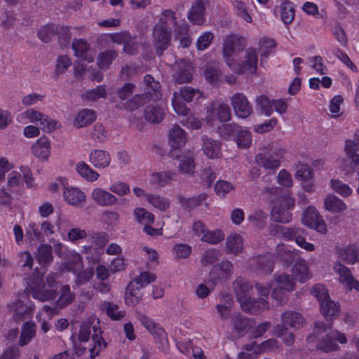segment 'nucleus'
Here are the masks:
<instances>
[{
  "instance_id": "1",
  "label": "nucleus",
  "mask_w": 359,
  "mask_h": 359,
  "mask_svg": "<svg viewBox=\"0 0 359 359\" xmlns=\"http://www.w3.org/2000/svg\"><path fill=\"white\" fill-rule=\"evenodd\" d=\"M233 287L241 309L245 312L258 314L269 309V304L266 299L268 297L271 287H273L272 298L279 303H282L285 300L287 294L294 290V283L289 275L283 273L276 275L273 283L266 285L257 283L256 288L259 294L263 297L257 301L251 299L252 287L245 279L237 278L233 283Z\"/></svg>"
},
{
  "instance_id": "2",
  "label": "nucleus",
  "mask_w": 359,
  "mask_h": 359,
  "mask_svg": "<svg viewBox=\"0 0 359 359\" xmlns=\"http://www.w3.org/2000/svg\"><path fill=\"white\" fill-rule=\"evenodd\" d=\"M107 342L102 336L99 321L90 317L83 321L77 334V340L73 339V348L77 356L84 354L88 349L89 357L95 359L107 347Z\"/></svg>"
},
{
  "instance_id": "3",
  "label": "nucleus",
  "mask_w": 359,
  "mask_h": 359,
  "mask_svg": "<svg viewBox=\"0 0 359 359\" xmlns=\"http://www.w3.org/2000/svg\"><path fill=\"white\" fill-rule=\"evenodd\" d=\"M189 30L188 25L180 22L178 18L172 10H165L160 15L158 23L155 26L153 32V42L158 54L165 50L170 41L172 32L179 37Z\"/></svg>"
},
{
  "instance_id": "4",
  "label": "nucleus",
  "mask_w": 359,
  "mask_h": 359,
  "mask_svg": "<svg viewBox=\"0 0 359 359\" xmlns=\"http://www.w3.org/2000/svg\"><path fill=\"white\" fill-rule=\"evenodd\" d=\"M72 48L74 51V55L79 60L74 65V76L79 78L89 73L92 80L101 81L103 79L102 74L98 72L91 73L90 68H87L84 64L85 62H93L95 55V51L90 48L88 43L83 39H74Z\"/></svg>"
},
{
  "instance_id": "5",
  "label": "nucleus",
  "mask_w": 359,
  "mask_h": 359,
  "mask_svg": "<svg viewBox=\"0 0 359 359\" xmlns=\"http://www.w3.org/2000/svg\"><path fill=\"white\" fill-rule=\"evenodd\" d=\"M56 278H57L56 273L49 275L46 278V283L50 288H46L43 279V274L35 271L27 280L28 288L33 298L40 302L54 299L57 293L52 287L55 285Z\"/></svg>"
},
{
  "instance_id": "6",
  "label": "nucleus",
  "mask_w": 359,
  "mask_h": 359,
  "mask_svg": "<svg viewBox=\"0 0 359 359\" xmlns=\"http://www.w3.org/2000/svg\"><path fill=\"white\" fill-rule=\"evenodd\" d=\"M144 84L145 85V94L135 95L126 102L118 104L117 107L133 111L141 107L145 99L149 98V97L152 101L161 100L160 83L158 81H155L151 76L146 75L144 79Z\"/></svg>"
},
{
  "instance_id": "7",
  "label": "nucleus",
  "mask_w": 359,
  "mask_h": 359,
  "mask_svg": "<svg viewBox=\"0 0 359 359\" xmlns=\"http://www.w3.org/2000/svg\"><path fill=\"white\" fill-rule=\"evenodd\" d=\"M83 264L82 257L76 251H69L66 262L60 266L61 273L72 272L76 276V283L83 285L90 281L94 275V270L88 268L83 270Z\"/></svg>"
},
{
  "instance_id": "8",
  "label": "nucleus",
  "mask_w": 359,
  "mask_h": 359,
  "mask_svg": "<svg viewBox=\"0 0 359 359\" xmlns=\"http://www.w3.org/2000/svg\"><path fill=\"white\" fill-rule=\"evenodd\" d=\"M17 121L23 124L29 123L39 124L42 130L50 133L60 127V123L40 112L34 108H28L23 112L19 114L16 118Z\"/></svg>"
},
{
  "instance_id": "9",
  "label": "nucleus",
  "mask_w": 359,
  "mask_h": 359,
  "mask_svg": "<svg viewBox=\"0 0 359 359\" xmlns=\"http://www.w3.org/2000/svg\"><path fill=\"white\" fill-rule=\"evenodd\" d=\"M245 47L244 39L236 35L230 34L223 40L222 56L225 63L231 69H237L235 66L238 61L239 53ZM241 70L240 67L238 68Z\"/></svg>"
},
{
  "instance_id": "10",
  "label": "nucleus",
  "mask_w": 359,
  "mask_h": 359,
  "mask_svg": "<svg viewBox=\"0 0 359 359\" xmlns=\"http://www.w3.org/2000/svg\"><path fill=\"white\" fill-rule=\"evenodd\" d=\"M14 320L18 322L31 316L34 310V304L29 299V295L22 292L18 294L17 299L8 305Z\"/></svg>"
},
{
  "instance_id": "11",
  "label": "nucleus",
  "mask_w": 359,
  "mask_h": 359,
  "mask_svg": "<svg viewBox=\"0 0 359 359\" xmlns=\"http://www.w3.org/2000/svg\"><path fill=\"white\" fill-rule=\"evenodd\" d=\"M294 206V201L290 196L277 198L271 209V219L276 222H289L292 219L290 210Z\"/></svg>"
},
{
  "instance_id": "12",
  "label": "nucleus",
  "mask_w": 359,
  "mask_h": 359,
  "mask_svg": "<svg viewBox=\"0 0 359 359\" xmlns=\"http://www.w3.org/2000/svg\"><path fill=\"white\" fill-rule=\"evenodd\" d=\"M175 340L178 350L189 358L206 359L201 348L197 346V340L177 334L175 336Z\"/></svg>"
},
{
  "instance_id": "13",
  "label": "nucleus",
  "mask_w": 359,
  "mask_h": 359,
  "mask_svg": "<svg viewBox=\"0 0 359 359\" xmlns=\"http://www.w3.org/2000/svg\"><path fill=\"white\" fill-rule=\"evenodd\" d=\"M198 92L191 87H184L180 92H175L172 99V105L174 111L179 116H187L189 109L187 108L184 102H191Z\"/></svg>"
},
{
  "instance_id": "14",
  "label": "nucleus",
  "mask_w": 359,
  "mask_h": 359,
  "mask_svg": "<svg viewBox=\"0 0 359 359\" xmlns=\"http://www.w3.org/2000/svg\"><path fill=\"white\" fill-rule=\"evenodd\" d=\"M344 151L346 158H339L338 163L341 164L343 170L346 173L353 172L359 165V155L355 153L356 151H359V143L352 140L346 141Z\"/></svg>"
},
{
  "instance_id": "15",
  "label": "nucleus",
  "mask_w": 359,
  "mask_h": 359,
  "mask_svg": "<svg viewBox=\"0 0 359 359\" xmlns=\"http://www.w3.org/2000/svg\"><path fill=\"white\" fill-rule=\"evenodd\" d=\"M302 222L305 226L313 229L319 233H325L327 232L325 221L316 208L313 206H309L304 210Z\"/></svg>"
},
{
  "instance_id": "16",
  "label": "nucleus",
  "mask_w": 359,
  "mask_h": 359,
  "mask_svg": "<svg viewBox=\"0 0 359 359\" xmlns=\"http://www.w3.org/2000/svg\"><path fill=\"white\" fill-rule=\"evenodd\" d=\"M280 231L285 239L294 241L298 246L305 250L311 252L315 250L314 245L305 240L306 232L302 228L281 227Z\"/></svg>"
},
{
  "instance_id": "17",
  "label": "nucleus",
  "mask_w": 359,
  "mask_h": 359,
  "mask_svg": "<svg viewBox=\"0 0 359 359\" xmlns=\"http://www.w3.org/2000/svg\"><path fill=\"white\" fill-rule=\"evenodd\" d=\"M231 118V111L229 106L224 103H215L208 110L206 116L207 123L211 127H215L217 121L225 123Z\"/></svg>"
},
{
  "instance_id": "18",
  "label": "nucleus",
  "mask_w": 359,
  "mask_h": 359,
  "mask_svg": "<svg viewBox=\"0 0 359 359\" xmlns=\"http://www.w3.org/2000/svg\"><path fill=\"white\" fill-rule=\"evenodd\" d=\"M230 103L236 116L240 118H246L252 113V107L243 93L233 94L230 98Z\"/></svg>"
},
{
  "instance_id": "19",
  "label": "nucleus",
  "mask_w": 359,
  "mask_h": 359,
  "mask_svg": "<svg viewBox=\"0 0 359 359\" xmlns=\"http://www.w3.org/2000/svg\"><path fill=\"white\" fill-rule=\"evenodd\" d=\"M52 142L46 136H41L31 146L32 155L41 161H48L51 156Z\"/></svg>"
},
{
  "instance_id": "20",
  "label": "nucleus",
  "mask_w": 359,
  "mask_h": 359,
  "mask_svg": "<svg viewBox=\"0 0 359 359\" xmlns=\"http://www.w3.org/2000/svg\"><path fill=\"white\" fill-rule=\"evenodd\" d=\"M57 35L69 40L70 38L69 29L65 26H57L48 24L40 28L38 32L39 38L43 42L49 41L53 36Z\"/></svg>"
},
{
  "instance_id": "21",
  "label": "nucleus",
  "mask_w": 359,
  "mask_h": 359,
  "mask_svg": "<svg viewBox=\"0 0 359 359\" xmlns=\"http://www.w3.org/2000/svg\"><path fill=\"white\" fill-rule=\"evenodd\" d=\"M339 341L340 344H346L347 342L346 336L345 334L339 332L338 330L331 331L327 334L324 339L318 341L316 347L324 352H331L337 350L339 346L333 341Z\"/></svg>"
},
{
  "instance_id": "22",
  "label": "nucleus",
  "mask_w": 359,
  "mask_h": 359,
  "mask_svg": "<svg viewBox=\"0 0 359 359\" xmlns=\"http://www.w3.org/2000/svg\"><path fill=\"white\" fill-rule=\"evenodd\" d=\"M62 197L65 202L73 207H81L86 200L85 192L77 187L68 186L63 189Z\"/></svg>"
},
{
  "instance_id": "23",
  "label": "nucleus",
  "mask_w": 359,
  "mask_h": 359,
  "mask_svg": "<svg viewBox=\"0 0 359 359\" xmlns=\"http://www.w3.org/2000/svg\"><path fill=\"white\" fill-rule=\"evenodd\" d=\"M258 56L255 50L253 48H248L246 50L244 56V60L242 63L236 62L235 66L241 70L237 69H232L231 70L236 74H242L243 72L254 73L255 72L257 67Z\"/></svg>"
},
{
  "instance_id": "24",
  "label": "nucleus",
  "mask_w": 359,
  "mask_h": 359,
  "mask_svg": "<svg viewBox=\"0 0 359 359\" xmlns=\"http://www.w3.org/2000/svg\"><path fill=\"white\" fill-rule=\"evenodd\" d=\"M334 271L339 276V281L346 286L348 289H355L359 291V283L355 280L351 273V271L342 265L340 262H335Z\"/></svg>"
},
{
  "instance_id": "25",
  "label": "nucleus",
  "mask_w": 359,
  "mask_h": 359,
  "mask_svg": "<svg viewBox=\"0 0 359 359\" xmlns=\"http://www.w3.org/2000/svg\"><path fill=\"white\" fill-rule=\"evenodd\" d=\"M334 271L339 276V281L346 286L348 289H355L359 291V283L355 280L351 273V271L342 265L340 262H335Z\"/></svg>"
},
{
  "instance_id": "26",
  "label": "nucleus",
  "mask_w": 359,
  "mask_h": 359,
  "mask_svg": "<svg viewBox=\"0 0 359 359\" xmlns=\"http://www.w3.org/2000/svg\"><path fill=\"white\" fill-rule=\"evenodd\" d=\"M176 173L172 171L154 172L148 179V185L151 189H158L164 187L175 180Z\"/></svg>"
},
{
  "instance_id": "27",
  "label": "nucleus",
  "mask_w": 359,
  "mask_h": 359,
  "mask_svg": "<svg viewBox=\"0 0 359 359\" xmlns=\"http://www.w3.org/2000/svg\"><path fill=\"white\" fill-rule=\"evenodd\" d=\"M302 182V187L306 191H312L314 187L313 172L307 164L299 163L296 166L294 175Z\"/></svg>"
},
{
  "instance_id": "28",
  "label": "nucleus",
  "mask_w": 359,
  "mask_h": 359,
  "mask_svg": "<svg viewBox=\"0 0 359 359\" xmlns=\"http://www.w3.org/2000/svg\"><path fill=\"white\" fill-rule=\"evenodd\" d=\"M168 143L171 147L172 155L175 150L180 149L187 143L186 132L177 125H174L168 131Z\"/></svg>"
},
{
  "instance_id": "29",
  "label": "nucleus",
  "mask_w": 359,
  "mask_h": 359,
  "mask_svg": "<svg viewBox=\"0 0 359 359\" xmlns=\"http://www.w3.org/2000/svg\"><path fill=\"white\" fill-rule=\"evenodd\" d=\"M90 197L97 205L102 207L114 205L118 201L114 194L100 187H95L92 190Z\"/></svg>"
},
{
  "instance_id": "30",
  "label": "nucleus",
  "mask_w": 359,
  "mask_h": 359,
  "mask_svg": "<svg viewBox=\"0 0 359 359\" xmlns=\"http://www.w3.org/2000/svg\"><path fill=\"white\" fill-rule=\"evenodd\" d=\"M233 273V265L229 261H224L220 264L214 266L210 273L209 278L212 285H216L226 279Z\"/></svg>"
},
{
  "instance_id": "31",
  "label": "nucleus",
  "mask_w": 359,
  "mask_h": 359,
  "mask_svg": "<svg viewBox=\"0 0 359 359\" xmlns=\"http://www.w3.org/2000/svg\"><path fill=\"white\" fill-rule=\"evenodd\" d=\"M174 71L175 72L174 77L179 83L189 82L192 79L193 67L191 63L187 60H182L177 62L174 67Z\"/></svg>"
},
{
  "instance_id": "32",
  "label": "nucleus",
  "mask_w": 359,
  "mask_h": 359,
  "mask_svg": "<svg viewBox=\"0 0 359 359\" xmlns=\"http://www.w3.org/2000/svg\"><path fill=\"white\" fill-rule=\"evenodd\" d=\"M111 161L110 154L104 150L93 149L89 154V162L97 169H104Z\"/></svg>"
},
{
  "instance_id": "33",
  "label": "nucleus",
  "mask_w": 359,
  "mask_h": 359,
  "mask_svg": "<svg viewBox=\"0 0 359 359\" xmlns=\"http://www.w3.org/2000/svg\"><path fill=\"white\" fill-rule=\"evenodd\" d=\"M202 141L201 149L208 158L213 159L222 157V146L219 141L206 135L202 137Z\"/></svg>"
},
{
  "instance_id": "34",
  "label": "nucleus",
  "mask_w": 359,
  "mask_h": 359,
  "mask_svg": "<svg viewBox=\"0 0 359 359\" xmlns=\"http://www.w3.org/2000/svg\"><path fill=\"white\" fill-rule=\"evenodd\" d=\"M282 327H290L294 330L300 328L305 323L302 316L295 311H287L282 313L281 316Z\"/></svg>"
},
{
  "instance_id": "35",
  "label": "nucleus",
  "mask_w": 359,
  "mask_h": 359,
  "mask_svg": "<svg viewBox=\"0 0 359 359\" xmlns=\"http://www.w3.org/2000/svg\"><path fill=\"white\" fill-rule=\"evenodd\" d=\"M144 294L143 290L135 282H130L126 290L125 302L128 306H133L140 302Z\"/></svg>"
},
{
  "instance_id": "36",
  "label": "nucleus",
  "mask_w": 359,
  "mask_h": 359,
  "mask_svg": "<svg viewBox=\"0 0 359 359\" xmlns=\"http://www.w3.org/2000/svg\"><path fill=\"white\" fill-rule=\"evenodd\" d=\"M205 2L203 0H196L188 15L189 20L194 25H202L204 23L205 18Z\"/></svg>"
},
{
  "instance_id": "37",
  "label": "nucleus",
  "mask_w": 359,
  "mask_h": 359,
  "mask_svg": "<svg viewBox=\"0 0 359 359\" xmlns=\"http://www.w3.org/2000/svg\"><path fill=\"white\" fill-rule=\"evenodd\" d=\"M96 113L90 109H83L78 111L74 121L73 125L77 128L86 127L96 120Z\"/></svg>"
},
{
  "instance_id": "38",
  "label": "nucleus",
  "mask_w": 359,
  "mask_h": 359,
  "mask_svg": "<svg viewBox=\"0 0 359 359\" xmlns=\"http://www.w3.org/2000/svg\"><path fill=\"white\" fill-rule=\"evenodd\" d=\"M165 115V106L161 104H151L144 109V117L151 123L161 122Z\"/></svg>"
},
{
  "instance_id": "39",
  "label": "nucleus",
  "mask_w": 359,
  "mask_h": 359,
  "mask_svg": "<svg viewBox=\"0 0 359 359\" xmlns=\"http://www.w3.org/2000/svg\"><path fill=\"white\" fill-rule=\"evenodd\" d=\"M279 343L276 339H268L260 344H250L245 346V351H252L255 354L272 351L279 348Z\"/></svg>"
},
{
  "instance_id": "40",
  "label": "nucleus",
  "mask_w": 359,
  "mask_h": 359,
  "mask_svg": "<svg viewBox=\"0 0 359 359\" xmlns=\"http://www.w3.org/2000/svg\"><path fill=\"white\" fill-rule=\"evenodd\" d=\"M75 169L80 177L90 182L97 181L100 176L95 170L93 169L84 161L78 162L76 164Z\"/></svg>"
},
{
  "instance_id": "41",
  "label": "nucleus",
  "mask_w": 359,
  "mask_h": 359,
  "mask_svg": "<svg viewBox=\"0 0 359 359\" xmlns=\"http://www.w3.org/2000/svg\"><path fill=\"white\" fill-rule=\"evenodd\" d=\"M292 272L295 278L302 283L306 282L311 277L307 262L301 258L297 259L296 261L292 267Z\"/></svg>"
},
{
  "instance_id": "42",
  "label": "nucleus",
  "mask_w": 359,
  "mask_h": 359,
  "mask_svg": "<svg viewBox=\"0 0 359 359\" xmlns=\"http://www.w3.org/2000/svg\"><path fill=\"white\" fill-rule=\"evenodd\" d=\"M322 314L326 320H332L335 318L339 313L340 305L337 302L331 300L330 298L321 302L320 304Z\"/></svg>"
},
{
  "instance_id": "43",
  "label": "nucleus",
  "mask_w": 359,
  "mask_h": 359,
  "mask_svg": "<svg viewBox=\"0 0 359 359\" xmlns=\"http://www.w3.org/2000/svg\"><path fill=\"white\" fill-rule=\"evenodd\" d=\"M177 158L179 160L177 167L181 172L189 175L194 173L196 164L193 154H183Z\"/></svg>"
},
{
  "instance_id": "44",
  "label": "nucleus",
  "mask_w": 359,
  "mask_h": 359,
  "mask_svg": "<svg viewBox=\"0 0 359 359\" xmlns=\"http://www.w3.org/2000/svg\"><path fill=\"white\" fill-rule=\"evenodd\" d=\"M35 324L31 321L25 322L22 325L21 334L18 341L19 345L21 346L27 345L35 337Z\"/></svg>"
},
{
  "instance_id": "45",
  "label": "nucleus",
  "mask_w": 359,
  "mask_h": 359,
  "mask_svg": "<svg viewBox=\"0 0 359 359\" xmlns=\"http://www.w3.org/2000/svg\"><path fill=\"white\" fill-rule=\"evenodd\" d=\"M324 206L327 210L333 213L344 212L347 208V205L341 199L334 195H328L326 197Z\"/></svg>"
},
{
  "instance_id": "46",
  "label": "nucleus",
  "mask_w": 359,
  "mask_h": 359,
  "mask_svg": "<svg viewBox=\"0 0 359 359\" xmlns=\"http://www.w3.org/2000/svg\"><path fill=\"white\" fill-rule=\"evenodd\" d=\"M233 301L231 295L226 294L222 297L220 303L217 306V311L222 320L228 319L231 314Z\"/></svg>"
},
{
  "instance_id": "47",
  "label": "nucleus",
  "mask_w": 359,
  "mask_h": 359,
  "mask_svg": "<svg viewBox=\"0 0 359 359\" xmlns=\"http://www.w3.org/2000/svg\"><path fill=\"white\" fill-rule=\"evenodd\" d=\"M100 242H101V245L98 248L94 247L92 245H84L83 247V250H82L83 253L87 254V253L91 252L93 251H95V253L93 255H92L91 256L87 257V259L90 262H92L93 264H95L99 261L100 257L101 254L102 253L101 252V250H102L101 248L104 245H105L108 242L107 236H100Z\"/></svg>"
},
{
  "instance_id": "48",
  "label": "nucleus",
  "mask_w": 359,
  "mask_h": 359,
  "mask_svg": "<svg viewBox=\"0 0 359 359\" xmlns=\"http://www.w3.org/2000/svg\"><path fill=\"white\" fill-rule=\"evenodd\" d=\"M227 251L232 254H238L243 248V238L238 233H231L226 238Z\"/></svg>"
},
{
  "instance_id": "49",
  "label": "nucleus",
  "mask_w": 359,
  "mask_h": 359,
  "mask_svg": "<svg viewBox=\"0 0 359 359\" xmlns=\"http://www.w3.org/2000/svg\"><path fill=\"white\" fill-rule=\"evenodd\" d=\"M359 252L352 246H347L341 248L338 252V257L340 260L345 262L348 264H353L358 262Z\"/></svg>"
},
{
  "instance_id": "50",
  "label": "nucleus",
  "mask_w": 359,
  "mask_h": 359,
  "mask_svg": "<svg viewBox=\"0 0 359 359\" xmlns=\"http://www.w3.org/2000/svg\"><path fill=\"white\" fill-rule=\"evenodd\" d=\"M25 238L30 245H34L43 239L41 231L39 229L36 222H29L25 231Z\"/></svg>"
},
{
  "instance_id": "51",
  "label": "nucleus",
  "mask_w": 359,
  "mask_h": 359,
  "mask_svg": "<svg viewBox=\"0 0 359 359\" xmlns=\"http://www.w3.org/2000/svg\"><path fill=\"white\" fill-rule=\"evenodd\" d=\"M53 248L48 244H41L37 248L36 257L38 262L42 264H49L53 260Z\"/></svg>"
},
{
  "instance_id": "52",
  "label": "nucleus",
  "mask_w": 359,
  "mask_h": 359,
  "mask_svg": "<svg viewBox=\"0 0 359 359\" xmlns=\"http://www.w3.org/2000/svg\"><path fill=\"white\" fill-rule=\"evenodd\" d=\"M235 141L238 148L247 149L252 143L251 133L242 127H240L237 131Z\"/></svg>"
},
{
  "instance_id": "53",
  "label": "nucleus",
  "mask_w": 359,
  "mask_h": 359,
  "mask_svg": "<svg viewBox=\"0 0 359 359\" xmlns=\"http://www.w3.org/2000/svg\"><path fill=\"white\" fill-rule=\"evenodd\" d=\"M233 8L237 16L242 18L248 23L252 22V17L249 13L247 4L241 0H233L232 1Z\"/></svg>"
},
{
  "instance_id": "54",
  "label": "nucleus",
  "mask_w": 359,
  "mask_h": 359,
  "mask_svg": "<svg viewBox=\"0 0 359 359\" xmlns=\"http://www.w3.org/2000/svg\"><path fill=\"white\" fill-rule=\"evenodd\" d=\"M103 306L107 315L113 320H121L126 316V311L120 309L116 304L107 302L104 303Z\"/></svg>"
},
{
  "instance_id": "55",
  "label": "nucleus",
  "mask_w": 359,
  "mask_h": 359,
  "mask_svg": "<svg viewBox=\"0 0 359 359\" xmlns=\"http://www.w3.org/2000/svg\"><path fill=\"white\" fill-rule=\"evenodd\" d=\"M107 91L105 86H98L95 89L87 90L82 95V99L88 102H95L100 98L105 97Z\"/></svg>"
},
{
  "instance_id": "56",
  "label": "nucleus",
  "mask_w": 359,
  "mask_h": 359,
  "mask_svg": "<svg viewBox=\"0 0 359 359\" xmlns=\"http://www.w3.org/2000/svg\"><path fill=\"white\" fill-rule=\"evenodd\" d=\"M74 298V294L71 292L69 285H64L60 289V297L56 302L58 308L62 309L71 304Z\"/></svg>"
},
{
  "instance_id": "57",
  "label": "nucleus",
  "mask_w": 359,
  "mask_h": 359,
  "mask_svg": "<svg viewBox=\"0 0 359 359\" xmlns=\"http://www.w3.org/2000/svg\"><path fill=\"white\" fill-rule=\"evenodd\" d=\"M135 220L142 224H151L154 221V215L143 208H136L133 210Z\"/></svg>"
},
{
  "instance_id": "58",
  "label": "nucleus",
  "mask_w": 359,
  "mask_h": 359,
  "mask_svg": "<svg viewBox=\"0 0 359 359\" xmlns=\"http://www.w3.org/2000/svg\"><path fill=\"white\" fill-rule=\"evenodd\" d=\"M256 161L266 169H276L280 165V159H276L271 154L267 156L259 154L256 156Z\"/></svg>"
},
{
  "instance_id": "59",
  "label": "nucleus",
  "mask_w": 359,
  "mask_h": 359,
  "mask_svg": "<svg viewBox=\"0 0 359 359\" xmlns=\"http://www.w3.org/2000/svg\"><path fill=\"white\" fill-rule=\"evenodd\" d=\"M71 65L72 60L68 55H64L58 56L54 72L55 76L59 77L60 75L65 74Z\"/></svg>"
},
{
  "instance_id": "60",
  "label": "nucleus",
  "mask_w": 359,
  "mask_h": 359,
  "mask_svg": "<svg viewBox=\"0 0 359 359\" xmlns=\"http://www.w3.org/2000/svg\"><path fill=\"white\" fill-rule=\"evenodd\" d=\"M147 201L155 208H157L161 211L166 210L170 206L168 200L165 198L160 196L159 195L147 194Z\"/></svg>"
},
{
  "instance_id": "61",
  "label": "nucleus",
  "mask_w": 359,
  "mask_h": 359,
  "mask_svg": "<svg viewBox=\"0 0 359 359\" xmlns=\"http://www.w3.org/2000/svg\"><path fill=\"white\" fill-rule=\"evenodd\" d=\"M280 18L285 24L290 23L294 17V9L293 4L290 1L282 4L280 8Z\"/></svg>"
},
{
  "instance_id": "62",
  "label": "nucleus",
  "mask_w": 359,
  "mask_h": 359,
  "mask_svg": "<svg viewBox=\"0 0 359 359\" xmlns=\"http://www.w3.org/2000/svg\"><path fill=\"white\" fill-rule=\"evenodd\" d=\"M224 238V234L219 229L209 231L207 230L205 233L201 237L203 242L208 243L210 244H217L220 243Z\"/></svg>"
},
{
  "instance_id": "63",
  "label": "nucleus",
  "mask_w": 359,
  "mask_h": 359,
  "mask_svg": "<svg viewBox=\"0 0 359 359\" xmlns=\"http://www.w3.org/2000/svg\"><path fill=\"white\" fill-rule=\"evenodd\" d=\"M306 64L312 68L316 73L321 75L327 73L326 66L324 64L323 59L320 56H314L309 57Z\"/></svg>"
},
{
  "instance_id": "64",
  "label": "nucleus",
  "mask_w": 359,
  "mask_h": 359,
  "mask_svg": "<svg viewBox=\"0 0 359 359\" xmlns=\"http://www.w3.org/2000/svg\"><path fill=\"white\" fill-rule=\"evenodd\" d=\"M87 236V232L84 229L74 227L69 230L67 234V238L65 240L76 243L82 241Z\"/></svg>"
}]
</instances>
